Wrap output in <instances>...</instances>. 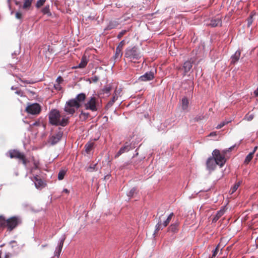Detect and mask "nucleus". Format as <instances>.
<instances>
[{
    "mask_svg": "<svg viewBox=\"0 0 258 258\" xmlns=\"http://www.w3.org/2000/svg\"><path fill=\"white\" fill-rule=\"evenodd\" d=\"M85 94L80 93L75 98L67 101L64 107V112L68 115H72L80 107L81 103L85 101Z\"/></svg>",
    "mask_w": 258,
    "mask_h": 258,
    "instance_id": "nucleus-1",
    "label": "nucleus"
},
{
    "mask_svg": "<svg viewBox=\"0 0 258 258\" xmlns=\"http://www.w3.org/2000/svg\"><path fill=\"white\" fill-rule=\"evenodd\" d=\"M49 120L52 125L64 126L68 123V117L66 116H61L58 110L53 109L49 114Z\"/></svg>",
    "mask_w": 258,
    "mask_h": 258,
    "instance_id": "nucleus-2",
    "label": "nucleus"
},
{
    "mask_svg": "<svg viewBox=\"0 0 258 258\" xmlns=\"http://www.w3.org/2000/svg\"><path fill=\"white\" fill-rule=\"evenodd\" d=\"M85 108L93 112L98 111L101 107L99 99L95 96H91L87 98L84 104Z\"/></svg>",
    "mask_w": 258,
    "mask_h": 258,
    "instance_id": "nucleus-3",
    "label": "nucleus"
},
{
    "mask_svg": "<svg viewBox=\"0 0 258 258\" xmlns=\"http://www.w3.org/2000/svg\"><path fill=\"white\" fill-rule=\"evenodd\" d=\"M225 155L226 152L224 150L220 151L215 149L213 151V158L216 161L217 165L220 167L223 166L226 162Z\"/></svg>",
    "mask_w": 258,
    "mask_h": 258,
    "instance_id": "nucleus-4",
    "label": "nucleus"
},
{
    "mask_svg": "<svg viewBox=\"0 0 258 258\" xmlns=\"http://www.w3.org/2000/svg\"><path fill=\"white\" fill-rule=\"evenodd\" d=\"M125 56L131 59H138L142 56L139 49L136 46L126 49Z\"/></svg>",
    "mask_w": 258,
    "mask_h": 258,
    "instance_id": "nucleus-5",
    "label": "nucleus"
},
{
    "mask_svg": "<svg viewBox=\"0 0 258 258\" xmlns=\"http://www.w3.org/2000/svg\"><path fill=\"white\" fill-rule=\"evenodd\" d=\"M21 223V219L18 217H12L7 219V228L9 231H12Z\"/></svg>",
    "mask_w": 258,
    "mask_h": 258,
    "instance_id": "nucleus-6",
    "label": "nucleus"
},
{
    "mask_svg": "<svg viewBox=\"0 0 258 258\" xmlns=\"http://www.w3.org/2000/svg\"><path fill=\"white\" fill-rule=\"evenodd\" d=\"M173 215V213H171L167 218L166 220H165L163 223L161 222V217L159 218V221L157 223L156 226V229L155 230V232L154 234H155L156 232H157L160 229H163L164 227H165L170 222L171 219Z\"/></svg>",
    "mask_w": 258,
    "mask_h": 258,
    "instance_id": "nucleus-7",
    "label": "nucleus"
},
{
    "mask_svg": "<svg viewBox=\"0 0 258 258\" xmlns=\"http://www.w3.org/2000/svg\"><path fill=\"white\" fill-rule=\"evenodd\" d=\"M41 108L38 103H33L28 104L26 108V111L31 114H38L40 111Z\"/></svg>",
    "mask_w": 258,
    "mask_h": 258,
    "instance_id": "nucleus-8",
    "label": "nucleus"
},
{
    "mask_svg": "<svg viewBox=\"0 0 258 258\" xmlns=\"http://www.w3.org/2000/svg\"><path fill=\"white\" fill-rule=\"evenodd\" d=\"M9 154L11 158H18L22 160L23 164L25 165H27L26 160L24 158V156L23 154L20 153L17 150L10 151Z\"/></svg>",
    "mask_w": 258,
    "mask_h": 258,
    "instance_id": "nucleus-9",
    "label": "nucleus"
},
{
    "mask_svg": "<svg viewBox=\"0 0 258 258\" xmlns=\"http://www.w3.org/2000/svg\"><path fill=\"white\" fill-rule=\"evenodd\" d=\"M62 135L63 132L59 130L56 134H54L50 137L49 142L52 145L56 144L61 139Z\"/></svg>",
    "mask_w": 258,
    "mask_h": 258,
    "instance_id": "nucleus-10",
    "label": "nucleus"
},
{
    "mask_svg": "<svg viewBox=\"0 0 258 258\" xmlns=\"http://www.w3.org/2000/svg\"><path fill=\"white\" fill-rule=\"evenodd\" d=\"M33 177H31V180L34 182L35 187L37 189H41L45 186L43 181L39 178L37 175L33 174Z\"/></svg>",
    "mask_w": 258,
    "mask_h": 258,
    "instance_id": "nucleus-11",
    "label": "nucleus"
},
{
    "mask_svg": "<svg viewBox=\"0 0 258 258\" xmlns=\"http://www.w3.org/2000/svg\"><path fill=\"white\" fill-rule=\"evenodd\" d=\"M66 239L65 236L63 235L59 239V241L57 247L56 248V249L54 252V255L57 256H59L60 252L61 251V249L63 246L64 241Z\"/></svg>",
    "mask_w": 258,
    "mask_h": 258,
    "instance_id": "nucleus-12",
    "label": "nucleus"
},
{
    "mask_svg": "<svg viewBox=\"0 0 258 258\" xmlns=\"http://www.w3.org/2000/svg\"><path fill=\"white\" fill-rule=\"evenodd\" d=\"M207 168L209 171L213 170L217 164V162L212 157H210L208 158L207 161Z\"/></svg>",
    "mask_w": 258,
    "mask_h": 258,
    "instance_id": "nucleus-13",
    "label": "nucleus"
},
{
    "mask_svg": "<svg viewBox=\"0 0 258 258\" xmlns=\"http://www.w3.org/2000/svg\"><path fill=\"white\" fill-rule=\"evenodd\" d=\"M154 78V73L151 72H147L144 75L140 76L139 78L140 81H148L152 80Z\"/></svg>",
    "mask_w": 258,
    "mask_h": 258,
    "instance_id": "nucleus-14",
    "label": "nucleus"
},
{
    "mask_svg": "<svg viewBox=\"0 0 258 258\" xmlns=\"http://www.w3.org/2000/svg\"><path fill=\"white\" fill-rule=\"evenodd\" d=\"M240 51L239 50H237L236 52L231 55L230 57V63L231 64H235L236 62L238 61L240 56Z\"/></svg>",
    "mask_w": 258,
    "mask_h": 258,
    "instance_id": "nucleus-15",
    "label": "nucleus"
},
{
    "mask_svg": "<svg viewBox=\"0 0 258 258\" xmlns=\"http://www.w3.org/2000/svg\"><path fill=\"white\" fill-rule=\"evenodd\" d=\"M207 25H209L212 27H216L221 25V19L219 17H217L215 19H213L211 20L210 23H207Z\"/></svg>",
    "mask_w": 258,
    "mask_h": 258,
    "instance_id": "nucleus-16",
    "label": "nucleus"
},
{
    "mask_svg": "<svg viewBox=\"0 0 258 258\" xmlns=\"http://www.w3.org/2000/svg\"><path fill=\"white\" fill-rule=\"evenodd\" d=\"M131 149V146L128 145H126L121 147L119 151L115 155V158H118L122 154L128 151Z\"/></svg>",
    "mask_w": 258,
    "mask_h": 258,
    "instance_id": "nucleus-17",
    "label": "nucleus"
},
{
    "mask_svg": "<svg viewBox=\"0 0 258 258\" xmlns=\"http://www.w3.org/2000/svg\"><path fill=\"white\" fill-rule=\"evenodd\" d=\"M192 67L191 62L190 61H185L183 66V68L184 69V74H185L186 73H188L191 69Z\"/></svg>",
    "mask_w": 258,
    "mask_h": 258,
    "instance_id": "nucleus-18",
    "label": "nucleus"
},
{
    "mask_svg": "<svg viewBox=\"0 0 258 258\" xmlns=\"http://www.w3.org/2000/svg\"><path fill=\"white\" fill-rule=\"evenodd\" d=\"M88 61V60L87 57L86 56H83L78 67L79 68H84L87 65Z\"/></svg>",
    "mask_w": 258,
    "mask_h": 258,
    "instance_id": "nucleus-19",
    "label": "nucleus"
},
{
    "mask_svg": "<svg viewBox=\"0 0 258 258\" xmlns=\"http://www.w3.org/2000/svg\"><path fill=\"white\" fill-rule=\"evenodd\" d=\"M7 219L2 215L0 216V228H7Z\"/></svg>",
    "mask_w": 258,
    "mask_h": 258,
    "instance_id": "nucleus-20",
    "label": "nucleus"
},
{
    "mask_svg": "<svg viewBox=\"0 0 258 258\" xmlns=\"http://www.w3.org/2000/svg\"><path fill=\"white\" fill-rule=\"evenodd\" d=\"M116 92H117L116 91H115L114 94L113 95V96L112 99L107 103V104L106 105L107 107H108V108L110 107L113 105V104L115 101V100H116L117 99L118 96H116Z\"/></svg>",
    "mask_w": 258,
    "mask_h": 258,
    "instance_id": "nucleus-21",
    "label": "nucleus"
},
{
    "mask_svg": "<svg viewBox=\"0 0 258 258\" xmlns=\"http://www.w3.org/2000/svg\"><path fill=\"white\" fill-rule=\"evenodd\" d=\"M182 108L185 110L187 109L188 105V101L186 97H183L181 100Z\"/></svg>",
    "mask_w": 258,
    "mask_h": 258,
    "instance_id": "nucleus-22",
    "label": "nucleus"
},
{
    "mask_svg": "<svg viewBox=\"0 0 258 258\" xmlns=\"http://www.w3.org/2000/svg\"><path fill=\"white\" fill-rule=\"evenodd\" d=\"M33 0H24L23 9H27L30 7Z\"/></svg>",
    "mask_w": 258,
    "mask_h": 258,
    "instance_id": "nucleus-23",
    "label": "nucleus"
},
{
    "mask_svg": "<svg viewBox=\"0 0 258 258\" xmlns=\"http://www.w3.org/2000/svg\"><path fill=\"white\" fill-rule=\"evenodd\" d=\"M118 25V23L116 21H111L109 22L108 26L107 29H112L114 28Z\"/></svg>",
    "mask_w": 258,
    "mask_h": 258,
    "instance_id": "nucleus-24",
    "label": "nucleus"
},
{
    "mask_svg": "<svg viewBox=\"0 0 258 258\" xmlns=\"http://www.w3.org/2000/svg\"><path fill=\"white\" fill-rule=\"evenodd\" d=\"M111 90V87L110 85H107L105 86L104 88L102 89V92L103 94H106L108 95L110 93V92Z\"/></svg>",
    "mask_w": 258,
    "mask_h": 258,
    "instance_id": "nucleus-25",
    "label": "nucleus"
},
{
    "mask_svg": "<svg viewBox=\"0 0 258 258\" xmlns=\"http://www.w3.org/2000/svg\"><path fill=\"white\" fill-rule=\"evenodd\" d=\"M240 182H238L237 183H235L234 185L231 187V189L229 190V194L230 195L232 194L233 193H234L237 189V188H238V187L240 185Z\"/></svg>",
    "mask_w": 258,
    "mask_h": 258,
    "instance_id": "nucleus-26",
    "label": "nucleus"
},
{
    "mask_svg": "<svg viewBox=\"0 0 258 258\" xmlns=\"http://www.w3.org/2000/svg\"><path fill=\"white\" fill-rule=\"evenodd\" d=\"M178 225V224L177 223H176L171 225L169 228V230L173 232H176L177 230Z\"/></svg>",
    "mask_w": 258,
    "mask_h": 258,
    "instance_id": "nucleus-27",
    "label": "nucleus"
},
{
    "mask_svg": "<svg viewBox=\"0 0 258 258\" xmlns=\"http://www.w3.org/2000/svg\"><path fill=\"white\" fill-rule=\"evenodd\" d=\"M224 212H225V210L224 209L219 211L217 213L216 216L214 218L213 221L216 222L217 220H218L219 219V218L224 214Z\"/></svg>",
    "mask_w": 258,
    "mask_h": 258,
    "instance_id": "nucleus-28",
    "label": "nucleus"
},
{
    "mask_svg": "<svg viewBox=\"0 0 258 258\" xmlns=\"http://www.w3.org/2000/svg\"><path fill=\"white\" fill-rule=\"evenodd\" d=\"M66 173V171L64 169H61L59 171L58 174V179L59 180H62Z\"/></svg>",
    "mask_w": 258,
    "mask_h": 258,
    "instance_id": "nucleus-29",
    "label": "nucleus"
},
{
    "mask_svg": "<svg viewBox=\"0 0 258 258\" xmlns=\"http://www.w3.org/2000/svg\"><path fill=\"white\" fill-rule=\"evenodd\" d=\"M255 16V14H251L247 19V26L249 27L252 24L253 22V17Z\"/></svg>",
    "mask_w": 258,
    "mask_h": 258,
    "instance_id": "nucleus-30",
    "label": "nucleus"
},
{
    "mask_svg": "<svg viewBox=\"0 0 258 258\" xmlns=\"http://www.w3.org/2000/svg\"><path fill=\"white\" fill-rule=\"evenodd\" d=\"M93 146V144L92 143H88L85 145V149H86V152L89 153L92 149Z\"/></svg>",
    "mask_w": 258,
    "mask_h": 258,
    "instance_id": "nucleus-31",
    "label": "nucleus"
},
{
    "mask_svg": "<svg viewBox=\"0 0 258 258\" xmlns=\"http://www.w3.org/2000/svg\"><path fill=\"white\" fill-rule=\"evenodd\" d=\"M253 154H252V153H249L246 157L245 159V163H248L253 158Z\"/></svg>",
    "mask_w": 258,
    "mask_h": 258,
    "instance_id": "nucleus-32",
    "label": "nucleus"
},
{
    "mask_svg": "<svg viewBox=\"0 0 258 258\" xmlns=\"http://www.w3.org/2000/svg\"><path fill=\"white\" fill-rule=\"evenodd\" d=\"M42 13L44 14L50 15L49 12V6H46L42 10Z\"/></svg>",
    "mask_w": 258,
    "mask_h": 258,
    "instance_id": "nucleus-33",
    "label": "nucleus"
},
{
    "mask_svg": "<svg viewBox=\"0 0 258 258\" xmlns=\"http://www.w3.org/2000/svg\"><path fill=\"white\" fill-rule=\"evenodd\" d=\"M121 50H122V49H121L120 47L116 48V52H115L116 57H120L121 56V55H122Z\"/></svg>",
    "mask_w": 258,
    "mask_h": 258,
    "instance_id": "nucleus-34",
    "label": "nucleus"
},
{
    "mask_svg": "<svg viewBox=\"0 0 258 258\" xmlns=\"http://www.w3.org/2000/svg\"><path fill=\"white\" fill-rule=\"evenodd\" d=\"M136 188L135 187L132 188L128 192H127V195L128 197H132L133 196L134 194L136 192Z\"/></svg>",
    "mask_w": 258,
    "mask_h": 258,
    "instance_id": "nucleus-35",
    "label": "nucleus"
},
{
    "mask_svg": "<svg viewBox=\"0 0 258 258\" xmlns=\"http://www.w3.org/2000/svg\"><path fill=\"white\" fill-rule=\"evenodd\" d=\"M46 0H38L36 3V7L39 8L41 7L45 3Z\"/></svg>",
    "mask_w": 258,
    "mask_h": 258,
    "instance_id": "nucleus-36",
    "label": "nucleus"
},
{
    "mask_svg": "<svg viewBox=\"0 0 258 258\" xmlns=\"http://www.w3.org/2000/svg\"><path fill=\"white\" fill-rule=\"evenodd\" d=\"M222 243H223V241H221L220 242V244L218 245V246L214 250V251H213V257H214V256H215L216 255V254L217 253V250H218L219 247H220V245H222Z\"/></svg>",
    "mask_w": 258,
    "mask_h": 258,
    "instance_id": "nucleus-37",
    "label": "nucleus"
},
{
    "mask_svg": "<svg viewBox=\"0 0 258 258\" xmlns=\"http://www.w3.org/2000/svg\"><path fill=\"white\" fill-rule=\"evenodd\" d=\"M15 17L17 19H21L22 17V14L21 12H18L15 14Z\"/></svg>",
    "mask_w": 258,
    "mask_h": 258,
    "instance_id": "nucleus-38",
    "label": "nucleus"
},
{
    "mask_svg": "<svg viewBox=\"0 0 258 258\" xmlns=\"http://www.w3.org/2000/svg\"><path fill=\"white\" fill-rule=\"evenodd\" d=\"M80 116H81V117H83L84 119H86L88 117L89 113H84V112H82L80 114Z\"/></svg>",
    "mask_w": 258,
    "mask_h": 258,
    "instance_id": "nucleus-39",
    "label": "nucleus"
},
{
    "mask_svg": "<svg viewBox=\"0 0 258 258\" xmlns=\"http://www.w3.org/2000/svg\"><path fill=\"white\" fill-rule=\"evenodd\" d=\"M54 88L57 90H60L61 89V87L60 86V84L56 83L54 85Z\"/></svg>",
    "mask_w": 258,
    "mask_h": 258,
    "instance_id": "nucleus-40",
    "label": "nucleus"
},
{
    "mask_svg": "<svg viewBox=\"0 0 258 258\" xmlns=\"http://www.w3.org/2000/svg\"><path fill=\"white\" fill-rule=\"evenodd\" d=\"M253 117L254 115L253 114H250L249 115L246 116L245 118L247 121H250L253 118Z\"/></svg>",
    "mask_w": 258,
    "mask_h": 258,
    "instance_id": "nucleus-41",
    "label": "nucleus"
},
{
    "mask_svg": "<svg viewBox=\"0 0 258 258\" xmlns=\"http://www.w3.org/2000/svg\"><path fill=\"white\" fill-rule=\"evenodd\" d=\"M126 33V30L121 31L118 35V38H120Z\"/></svg>",
    "mask_w": 258,
    "mask_h": 258,
    "instance_id": "nucleus-42",
    "label": "nucleus"
},
{
    "mask_svg": "<svg viewBox=\"0 0 258 258\" xmlns=\"http://www.w3.org/2000/svg\"><path fill=\"white\" fill-rule=\"evenodd\" d=\"M95 165L90 166L87 169L88 171L91 172L94 170Z\"/></svg>",
    "mask_w": 258,
    "mask_h": 258,
    "instance_id": "nucleus-43",
    "label": "nucleus"
},
{
    "mask_svg": "<svg viewBox=\"0 0 258 258\" xmlns=\"http://www.w3.org/2000/svg\"><path fill=\"white\" fill-rule=\"evenodd\" d=\"M124 45V41L122 40L119 43V45H118V46L117 47H120L121 49H122Z\"/></svg>",
    "mask_w": 258,
    "mask_h": 258,
    "instance_id": "nucleus-44",
    "label": "nucleus"
},
{
    "mask_svg": "<svg viewBox=\"0 0 258 258\" xmlns=\"http://www.w3.org/2000/svg\"><path fill=\"white\" fill-rule=\"evenodd\" d=\"M62 81H63L62 78L61 77H58L56 79V83L60 84Z\"/></svg>",
    "mask_w": 258,
    "mask_h": 258,
    "instance_id": "nucleus-45",
    "label": "nucleus"
},
{
    "mask_svg": "<svg viewBox=\"0 0 258 258\" xmlns=\"http://www.w3.org/2000/svg\"><path fill=\"white\" fill-rule=\"evenodd\" d=\"M224 125H225V122H224V121H223V122L222 123H221V124H218V125L217 126L216 128H218V129L220 128H221L222 126H223Z\"/></svg>",
    "mask_w": 258,
    "mask_h": 258,
    "instance_id": "nucleus-46",
    "label": "nucleus"
},
{
    "mask_svg": "<svg viewBox=\"0 0 258 258\" xmlns=\"http://www.w3.org/2000/svg\"><path fill=\"white\" fill-rule=\"evenodd\" d=\"M37 168H38V166H37V165H36V164L35 163H34V167L31 169V172L32 173H33V171H34V170H35V169H37Z\"/></svg>",
    "mask_w": 258,
    "mask_h": 258,
    "instance_id": "nucleus-47",
    "label": "nucleus"
},
{
    "mask_svg": "<svg viewBox=\"0 0 258 258\" xmlns=\"http://www.w3.org/2000/svg\"><path fill=\"white\" fill-rule=\"evenodd\" d=\"M1 254H2V253H1V252H0V258H1ZM10 256V254L9 253H8L5 255L4 258H9Z\"/></svg>",
    "mask_w": 258,
    "mask_h": 258,
    "instance_id": "nucleus-48",
    "label": "nucleus"
},
{
    "mask_svg": "<svg viewBox=\"0 0 258 258\" xmlns=\"http://www.w3.org/2000/svg\"><path fill=\"white\" fill-rule=\"evenodd\" d=\"M15 3L16 5L21 6V2L20 1L15 0Z\"/></svg>",
    "mask_w": 258,
    "mask_h": 258,
    "instance_id": "nucleus-49",
    "label": "nucleus"
},
{
    "mask_svg": "<svg viewBox=\"0 0 258 258\" xmlns=\"http://www.w3.org/2000/svg\"><path fill=\"white\" fill-rule=\"evenodd\" d=\"M216 135H217L216 132H212L209 134V137H213V136H216Z\"/></svg>",
    "mask_w": 258,
    "mask_h": 258,
    "instance_id": "nucleus-50",
    "label": "nucleus"
},
{
    "mask_svg": "<svg viewBox=\"0 0 258 258\" xmlns=\"http://www.w3.org/2000/svg\"><path fill=\"white\" fill-rule=\"evenodd\" d=\"M235 147V145L232 146L228 148V150H227V152H230L232 151V150Z\"/></svg>",
    "mask_w": 258,
    "mask_h": 258,
    "instance_id": "nucleus-51",
    "label": "nucleus"
},
{
    "mask_svg": "<svg viewBox=\"0 0 258 258\" xmlns=\"http://www.w3.org/2000/svg\"><path fill=\"white\" fill-rule=\"evenodd\" d=\"M15 93L19 95L22 96V92L21 91H17Z\"/></svg>",
    "mask_w": 258,
    "mask_h": 258,
    "instance_id": "nucleus-52",
    "label": "nucleus"
},
{
    "mask_svg": "<svg viewBox=\"0 0 258 258\" xmlns=\"http://www.w3.org/2000/svg\"><path fill=\"white\" fill-rule=\"evenodd\" d=\"M254 94L256 96H258V87L257 89L254 91Z\"/></svg>",
    "mask_w": 258,
    "mask_h": 258,
    "instance_id": "nucleus-53",
    "label": "nucleus"
},
{
    "mask_svg": "<svg viewBox=\"0 0 258 258\" xmlns=\"http://www.w3.org/2000/svg\"><path fill=\"white\" fill-rule=\"evenodd\" d=\"M257 146H255V147L254 148V149H253V151H252V152H251V153H252V154H254V152L256 151V150H257Z\"/></svg>",
    "mask_w": 258,
    "mask_h": 258,
    "instance_id": "nucleus-54",
    "label": "nucleus"
},
{
    "mask_svg": "<svg viewBox=\"0 0 258 258\" xmlns=\"http://www.w3.org/2000/svg\"><path fill=\"white\" fill-rule=\"evenodd\" d=\"M115 91H116V96H118V95L119 94L120 92H121V90L120 89H119L118 90H115Z\"/></svg>",
    "mask_w": 258,
    "mask_h": 258,
    "instance_id": "nucleus-55",
    "label": "nucleus"
},
{
    "mask_svg": "<svg viewBox=\"0 0 258 258\" xmlns=\"http://www.w3.org/2000/svg\"><path fill=\"white\" fill-rule=\"evenodd\" d=\"M63 192H65L66 194H69V191L67 189V188H64L63 189V191H62Z\"/></svg>",
    "mask_w": 258,
    "mask_h": 258,
    "instance_id": "nucleus-56",
    "label": "nucleus"
},
{
    "mask_svg": "<svg viewBox=\"0 0 258 258\" xmlns=\"http://www.w3.org/2000/svg\"><path fill=\"white\" fill-rule=\"evenodd\" d=\"M231 245H232L231 244L230 246L227 247V248H226L227 250H228L229 249L230 247L231 246Z\"/></svg>",
    "mask_w": 258,
    "mask_h": 258,
    "instance_id": "nucleus-57",
    "label": "nucleus"
},
{
    "mask_svg": "<svg viewBox=\"0 0 258 258\" xmlns=\"http://www.w3.org/2000/svg\"><path fill=\"white\" fill-rule=\"evenodd\" d=\"M98 80V79L97 78L95 77V78L94 79V81H96Z\"/></svg>",
    "mask_w": 258,
    "mask_h": 258,
    "instance_id": "nucleus-58",
    "label": "nucleus"
},
{
    "mask_svg": "<svg viewBox=\"0 0 258 258\" xmlns=\"http://www.w3.org/2000/svg\"><path fill=\"white\" fill-rule=\"evenodd\" d=\"M11 89H12V90H14V87H12Z\"/></svg>",
    "mask_w": 258,
    "mask_h": 258,
    "instance_id": "nucleus-59",
    "label": "nucleus"
},
{
    "mask_svg": "<svg viewBox=\"0 0 258 258\" xmlns=\"http://www.w3.org/2000/svg\"><path fill=\"white\" fill-rule=\"evenodd\" d=\"M231 121V120L229 121V122H230ZM226 122H227V123L229 122V121L227 120V121H226Z\"/></svg>",
    "mask_w": 258,
    "mask_h": 258,
    "instance_id": "nucleus-60",
    "label": "nucleus"
}]
</instances>
